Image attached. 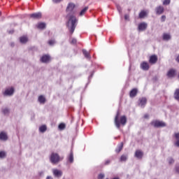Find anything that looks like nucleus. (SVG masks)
<instances>
[{"label":"nucleus","mask_w":179,"mask_h":179,"mask_svg":"<svg viewBox=\"0 0 179 179\" xmlns=\"http://www.w3.org/2000/svg\"><path fill=\"white\" fill-rule=\"evenodd\" d=\"M76 5L73 3H69V4L67 5L66 9V12L68 13H71L73 14L75 13V8H76Z\"/></svg>","instance_id":"5"},{"label":"nucleus","mask_w":179,"mask_h":179,"mask_svg":"<svg viewBox=\"0 0 179 179\" xmlns=\"http://www.w3.org/2000/svg\"><path fill=\"white\" fill-rule=\"evenodd\" d=\"M1 113L6 117H8V115L10 114V109L8 107L3 108H1Z\"/></svg>","instance_id":"15"},{"label":"nucleus","mask_w":179,"mask_h":179,"mask_svg":"<svg viewBox=\"0 0 179 179\" xmlns=\"http://www.w3.org/2000/svg\"><path fill=\"white\" fill-rule=\"evenodd\" d=\"M67 162L72 164L73 163V152L71 151L70 154L67 157Z\"/></svg>","instance_id":"20"},{"label":"nucleus","mask_w":179,"mask_h":179,"mask_svg":"<svg viewBox=\"0 0 179 179\" xmlns=\"http://www.w3.org/2000/svg\"><path fill=\"white\" fill-rule=\"evenodd\" d=\"M27 41H29V38H27V36L20 37V43H21V44H26Z\"/></svg>","instance_id":"21"},{"label":"nucleus","mask_w":179,"mask_h":179,"mask_svg":"<svg viewBox=\"0 0 179 179\" xmlns=\"http://www.w3.org/2000/svg\"><path fill=\"white\" fill-rule=\"evenodd\" d=\"M39 176H41V177H43V176H44V171H41V172H39Z\"/></svg>","instance_id":"48"},{"label":"nucleus","mask_w":179,"mask_h":179,"mask_svg":"<svg viewBox=\"0 0 179 179\" xmlns=\"http://www.w3.org/2000/svg\"><path fill=\"white\" fill-rule=\"evenodd\" d=\"M175 171L177 173V174H179V165H176L175 166Z\"/></svg>","instance_id":"40"},{"label":"nucleus","mask_w":179,"mask_h":179,"mask_svg":"<svg viewBox=\"0 0 179 179\" xmlns=\"http://www.w3.org/2000/svg\"><path fill=\"white\" fill-rule=\"evenodd\" d=\"M138 94V89L134 88L130 92V97H135Z\"/></svg>","instance_id":"24"},{"label":"nucleus","mask_w":179,"mask_h":179,"mask_svg":"<svg viewBox=\"0 0 179 179\" xmlns=\"http://www.w3.org/2000/svg\"><path fill=\"white\" fill-rule=\"evenodd\" d=\"M156 15H163L164 13V7L162 6H159L155 8Z\"/></svg>","instance_id":"10"},{"label":"nucleus","mask_w":179,"mask_h":179,"mask_svg":"<svg viewBox=\"0 0 179 179\" xmlns=\"http://www.w3.org/2000/svg\"><path fill=\"white\" fill-rule=\"evenodd\" d=\"M50 55H43L41 58V61L43 63V64H47V62H50Z\"/></svg>","instance_id":"19"},{"label":"nucleus","mask_w":179,"mask_h":179,"mask_svg":"<svg viewBox=\"0 0 179 179\" xmlns=\"http://www.w3.org/2000/svg\"><path fill=\"white\" fill-rule=\"evenodd\" d=\"M87 9H89V7H85L80 12V16H83L87 11Z\"/></svg>","instance_id":"33"},{"label":"nucleus","mask_w":179,"mask_h":179,"mask_svg":"<svg viewBox=\"0 0 179 179\" xmlns=\"http://www.w3.org/2000/svg\"><path fill=\"white\" fill-rule=\"evenodd\" d=\"M15 94V88L13 87L7 88L3 92V96L4 97H12Z\"/></svg>","instance_id":"3"},{"label":"nucleus","mask_w":179,"mask_h":179,"mask_svg":"<svg viewBox=\"0 0 179 179\" xmlns=\"http://www.w3.org/2000/svg\"><path fill=\"white\" fill-rule=\"evenodd\" d=\"M173 136L175 137L176 142H174L173 145L176 148H179V132L174 133Z\"/></svg>","instance_id":"16"},{"label":"nucleus","mask_w":179,"mask_h":179,"mask_svg":"<svg viewBox=\"0 0 179 179\" xmlns=\"http://www.w3.org/2000/svg\"><path fill=\"white\" fill-rule=\"evenodd\" d=\"M53 175L55 177L59 178V177H62V171L58 169H53L52 170Z\"/></svg>","instance_id":"17"},{"label":"nucleus","mask_w":179,"mask_h":179,"mask_svg":"<svg viewBox=\"0 0 179 179\" xmlns=\"http://www.w3.org/2000/svg\"><path fill=\"white\" fill-rule=\"evenodd\" d=\"M148 102V100L146 99L145 97H143L139 99V103L138 106L141 108H145V106H146V103Z\"/></svg>","instance_id":"8"},{"label":"nucleus","mask_w":179,"mask_h":179,"mask_svg":"<svg viewBox=\"0 0 179 179\" xmlns=\"http://www.w3.org/2000/svg\"><path fill=\"white\" fill-rule=\"evenodd\" d=\"M117 10H118L120 16H122V8H121V6L117 5Z\"/></svg>","instance_id":"37"},{"label":"nucleus","mask_w":179,"mask_h":179,"mask_svg":"<svg viewBox=\"0 0 179 179\" xmlns=\"http://www.w3.org/2000/svg\"><path fill=\"white\" fill-rule=\"evenodd\" d=\"M124 146V144L122 143H121L118 146H117V148L115 149V152L117 153H120V152L121 150H122V148Z\"/></svg>","instance_id":"29"},{"label":"nucleus","mask_w":179,"mask_h":179,"mask_svg":"<svg viewBox=\"0 0 179 179\" xmlns=\"http://www.w3.org/2000/svg\"><path fill=\"white\" fill-rule=\"evenodd\" d=\"M124 19L129 22V15L125 14L124 15Z\"/></svg>","instance_id":"41"},{"label":"nucleus","mask_w":179,"mask_h":179,"mask_svg":"<svg viewBox=\"0 0 179 179\" xmlns=\"http://www.w3.org/2000/svg\"><path fill=\"white\" fill-rule=\"evenodd\" d=\"M55 3H59L62 0H52Z\"/></svg>","instance_id":"46"},{"label":"nucleus","mask_w":179,"mask_h":179,"mask_svg":"<svg viewBox=\"0 0 179 179\" xmlns=\"http://www.w3.org/2000/svg\"><path fill=\"white\" fill-rule=\"evenodd\" d=\"M65 124H64V123H61V124H59V126H58V128H59V129H60L61 131H62V130H64V129L65 128Z\"/></svg>","instance_id":"38"},{"label":"nucleus","mask_w":179,"mask_h":179,"mask_svg":"<svg viewBox=\"0 0 179 179\" xmlns=\"http://www.w3.org/2000/svg\"><path fill=\"white\" fill-rule=\"evenodd\" d=\"M42 16L43 14L40 12L29 14V17L31 19H34V20H38V19H41Z\"/></svg>","instance_id":"6"},{"label":"nucleus","mask_w":179,"mask_h":179,"mask_svg":"<svg viewBox=\"0 0 179 179\" xmlns=\"http://www.w3.org/2000/svg\"><path fill=\"white\" fill-rule=\"evenodd\" d=\"M10 47H15V43L11 42V43H10Z\"/></svg>","instance_id":"49"},{"label":"nucleus","mask_w":179,"mask_h":179,"mask_svg":"<svg viewBox=\"0 0 179 179\" xmlns=\"http://www.w3.org/2000/svg\"><path fill=\"white\" fill-rule=\"evenodd\" d=\"M0 141H3V142H6V141H8V134H6V132H0Z\"/></svg>","instance_id":"14"},{"label":"nucleus","mask_w":179,"mask_h":179,"mask_svg":"<svg viewBox=\"0 0 179 179\" xmlns=\"http://www.w3.org/2000/svg\"><path fill=\"white\" fill-rule=\"evenodd\" d=\"M144 118H149V115H145Z\"/></svg>","instance_id":"51"},{"label":"nucleus","mask_w":179,"mask_h":179,"mask_svg":"<svg viewBox=\"0 0 179 179\" xmlns=\"http://www.w3.org/2000/svg\"><path fill=\"white\" fill-rule=\"evenodd\" d=\"M66 27H68L71 34H73V31L76 29V23H67Z\"/></svg>","instance_id":"7"},{"label":"nucleus","mask_w":179,"mask_h":179,"mask_svg":"<svg viewBox=\"0 0 179 179\" xmlns=\"http://www.w3.org/2000/svg\"><path fill=\"white\" fill-rule=\"evenodd\" d=\"M128 160V155H123L120 157V162H127Z\"/></svg>","instance_id":"35"},{"label":"nucleus","mask_w":179,"mask_h":179,"mask_svg":"<svg viewBox=\"0 0 179 179\" xmlns=\"http://www.w3.org/2000/svg\"><path fill=\"white\" fill-rule=\"evenodd\" d=\"M76 38H73L72 40H71V44H76Z\"/></svg>","instance_id":"43"},{"label":"nucleus","mask_w":179,"mask_h":179,"mask_svg":"<svg viewBox=\"0 0 179 179\" xmlns=\"http://www.w3.org/2000/svg\"><path fill=\"white\" fill-rule=\"evenodd\" d=\"M129 12L131 10V9H128Z\"/></svg>","instance_id":"55"},{"label":"nucleus","mask_w":179,"mask_h":179,"mask_svg":"<svg viewBox=\"0 0 179 179\" xmlns=\"http://www.w3.org/2000/svg\"><path fill=\"white\" fill-rule=\"evenodd\" d=\"M162 40L164 41H170V40H171V35H170V34L164 33L162 35Z\"/></svg>","instance_id":"18"},{"label":"nucleus","mask_w":179,"mask_h":179,"mask_svg":"<svg viewBox=\"0 0 179 179\" xmlns=\"http://www.w3.org/2000/svg\"><path fill=\"white\" fill-rule=\"evenodd\" d=\"M93 77V73H92L91 75H90V76L89 77V78L90 79V78H92Z\"/></svg>","instance_id":"53"},{"label":"nucleus","mask_w":179,"mask_h":179,"mask_svg":"<svg viewBox=\"0 0 179 179\" xmlns=\"http://www.w3.org/2000/svg\"><path fill=\"white\" fill-rule=\"evenodd\" d=\"M48 44H49L50 45H54V41H52V40L49 41H48Z\"/></svg>","instance_id":"44"},{"label":"nucleus","mask_w":179,"mask_h":179,"mask_svg":"<svg viewBox=\"0 0 179 179\" xmlns=\"http://www.w3.org/2000/svg\"><path fill=\"white\" fill-rule=\"evenodd\" d=\"M173 96L176 100H179V89L176 90Z\"/></svg>","instance_id":"32"},{"label":"nucleus","mask_w":179,"mask_h":179,"mask_svg":"<svg viewBox=\"0 0 179 179\" xmlns=\"http://www.w3.org/2000/svg\"><path fill=\"white\" fill-rule=\"evenodd\" d=\"M150 125L154 128H164V127H166V122L160 120H153L150 122Z\"/></svg>","instance_id":"2"},{"label":"nucleus","mask_w":179,"mask_h":179,"mask_svg":"<svg viewBox=\"0 0 179 179\" xmlns=\"http://www.w3.org/2000/svg\"><path fill=\"white\" fill-rule=\"evenodd\" d=\"M120 124H122V125H125V124H127V117L122 116L120 117Z\"/></svg>","instance_id":"28"},{"label":"nucleus","mask_w":179,"mask_h":179,"mask_svg":"<svg viewBox=\"0 0 179 179\" xmlns=\"http://www.w3.org/2000/svg\"><path fill=\"white\" fill-rule=\"evenodd\" d=\"M39 131L42 133L44 134L45 131H47V126L46 125H42L39 127Z\"/></svg>","instance_id":"31"},{"label":"nucleus","mask_w":179,"mask_h":179,"mask_svg":"<svg viewBox=\"0 0 179 179\" xmlns=\"http://www.w3.org/2000/svg\"><path fill=\"white\" fill-rule=\"evenodd\" d=\"M157 55H152L150 57L149 63L151 64V65H155V64L157 62Z\"/></svg>","instance_id":"11"},{"label":"nucleus","mask_w":179,"mask_h":179,"mask_svg":"<svg viewBox=\"0 0 179 179\" xmlns=\"http://www.w3.org/2000/svg\"><path fill=\"white\" fill-rule=\"evenodd\" d=\"M1 15H2V13H1V11H0V16H1Z\"/></svg>","instance_id":"54"},{"label":"nucleus","mask_w":179,"mask_h":179,"mask_svg":"<svg viewBox=\"0 0 179 179\" xmlns=\"http://www.w3.org/2000/svg\"><path fill=\"white\" fill-rule=\"evenodd\" d=\"M83 54H84L85 58H87V59H90V55L89 54V52L85 49L83 50Z\"/></svg>","instance_id":"30"},{"label":"nucleus","mask_w":179,"mask_h":179,"mask_svg":"<svg viewBox=\"0 0 179 179\" xmlns=\"http://www.w3.org/2000/svg\"><path fill=\"white\" fill-rule=\"evenodd\" d=\"M105 164H110V160H107V161L105 162Z\"/></svg>","instance_id":"50"},{"label":"nucleus","mask_w":179,"mask_h":179,"mask_svg":"<svg viewBox=\"0 0 179 179\" xmlns=\"http://www.w3.org/2000/svg\"><path fill=\"white\" fill-rule=\"evenodd\" d=\"M46 179H53L51 176H47Z\"/></svg>","instance_id":"52"},{"label":"nucleus","mask_w":179,"mask_h":179,"mask_svg":"<svg viewBox=\"0 0 179 179\" xmlns=\"http://www.w3.org/2000/svg\"><path fill=\"white\" fill-rule=\"evenodd\" d=\"M68 23H78V18L74 14L68 13L66 15Z\"/></svg>","instance_id":"4"},{"label":"nucleus","mask_w":179,"mask_h":179,"mask_svg":"<svg viewBox=\"0 0 179 179\" xmlns=\"http://www.w3.org/2000/svg\"><path fill=\"white\" fill-rule=\"evenodd\" d=\"M167 162H168L169 164H174L175 160L173 157H169L167 158Z\"/></svg>","instance_id":"34"},{"label":"nucleus","mask_w":179,"mask_h":179,"mask_svg":"<svg viewBox=\"0 0 179 179\" xmlns=\"http://www.w3.org/2000/svg\"><path fill=\"white\" fill-rule=\"evenodd\" d=\"M141 68L143 69V71H149V69L150 66H149V63L146 62H143L141 65Z\"/></svg>","instance_id":"13"},{"label":"nucleus","mask_w":179,"mask_h":179,"mask_svg":"<svg viewBox=\"0 0 179 179\" xmlns=\"http://www.w3.org/2000/svg\"><path fill=\"white\" fill-rule=\"evenodd\" d=\"M38 101H39V103L41 104H45V97H44V96H43V95H40L38 98Z\"/></svg>","instance_id":"25"},{"label":"nucleus","mask_w":179,"mask_h":179,"mask_svg":"<svg viewBox=\"0 0 179 179\" xmlns=\"http://www.w3.org/2000/svg\"><path fill=\"white\" fill-rule=\"evenodd\" d=\"M6 157V152L4 151L0 152V159H5Z\"/></svg>","instance_id":"36"},{"label":"nucleus","mask_w":179,"mask_h":179,"mask_svg":"<svg viewBox=\"0 0 179 179\" xmlns=\"http://www.w3.org/2000/svg\"><path fill=\"white\" fill-rule=\"evenodd\" d=\"M146 29H148V24L141 23L138 24V31H145Z\"/></svg>","instance_id":"12"},{"label":"nucleus","mask_w":179,"mask_h":179,"mask_svg":"<svg viewBox=\"0 0 179 179\" xmlns=\"http://www.w3.org/2000/svg\"><path fill=\"white\" fill-rule=\"evenodd\" d=\"M61 160V157L58 153L52 152L50 157V161L52 164H58V162Z\"/></svg>","instance_id":"1"},{"label":"nucleus","mask_w":179,"mask_h":179,"mask_svg":"<svg viewBox=\"0 0 179 179\" xmlns=\"http://www.w3.org/2000/svg\"><path fill=\"white\" fill-rule=\"evenodd\" d=\"M8 34H13L15 33V30L12 29L8 31Z\"/></svg>","instance_id":"45"},{"label":"nucleus","mask_w":179,"mask_h":179,"mask_svg":"<svg viewBox=\"0 0 179 179\" xmlns=\"http://www.w3.org/2000/svg\"><path fill=\"white\" fill-rule=\"evenodd\" d=\"M135 157L137 159H142V157H143V152L139 150H136L135 152Z\"/></svg>","instance_id":"23"},{"label":"nucleus","mask_w":179,"mask_h":179,"mask_svg":"<svg viewBox=\"0 0 179 179\" xmlns=\"http://www.w3.org/2000/svg\"><path fill=\"white\" fill-rule=\"evenodd\" d=\"M168 78H174L176 76V70L170 69L167 73Z\"/></svg>","instance_id":"22"},{"label":"nucleus","mask_w":179,"mask_h":179,"mask_svg":"<svg viewBox=\"0 0 179 179\" xmlns=\"http://www.w3.org/2000/svg\"><path fill=\"white\" fill-rule=\"evenodd\" d=\"M149 14V10H142L139 14H138V17L139 19H145V17H146V16H148V15Z\"/></svg>","instance_id":"9"},{"label":"nucleus","mask_w":179,"mask_h":179,"mask_svg":"<svg viewBox=\"0 0 179 179\" xmlns=\"http://www.w3.org/2000/svg\"><path fill=\"white\" fill-rule=\"evenodd\" d=\"M98 178H99V179H103V178H104V174H103V173L99 174V176H98Z\"/></svg>","instance_id":"42"},{"label":"nucleus","mask_w":179,"mask_h":179,"mask_svg":"<svg viewBox=\"0 0 179 179\" xmlns=\"http://www.w3.org/2000/svg\"><path fill=\"white\" fill-rule=\"evenodd\" d=\"M37 29H39V30H44L45 29L46 25L45 23H39L36 25Z\"/></svg>","instance_id":"27"},{"label":"nucleus","mask_w":179,"mask_h":179,"mask_svg":"<svg viewBox=\"0 0 179 179\" xmlns=\"http://www.w3.org/2000/svg\"><path fill=\"white\" fill-rule=\"evenodd\" d=\"M170 2H171V0H164L163 1V5H170Z\"/></svg>","instance_id":"39"},{"label":"nucleus","mask_w":179,"mask_h":179,"mask_svg":"<svg viewBox=\"0 0 179 179\" xmlns=\"http://www.w3.org/2000/svg\"><path fill=\"white\" fill-rule=\"evenodd\" d=\"M166 20V15H162V22H165Z\"/></svg>","instance_id":"47"},{"label":"nucleus","mask_w":179,"mask_h":179,"mask_svg":"<svg viewBox=\"0 0 179 179\" xmlns=\"http://www.w3.org/2000/svg\"><path fill=\"white\" fill-rule=\"evenodd\" d=\"M115 124L116 127L118 129H120V121L118 120V113H117V115L115 117Z\"/></svg>","instance_id":"26"}]
</instances>
